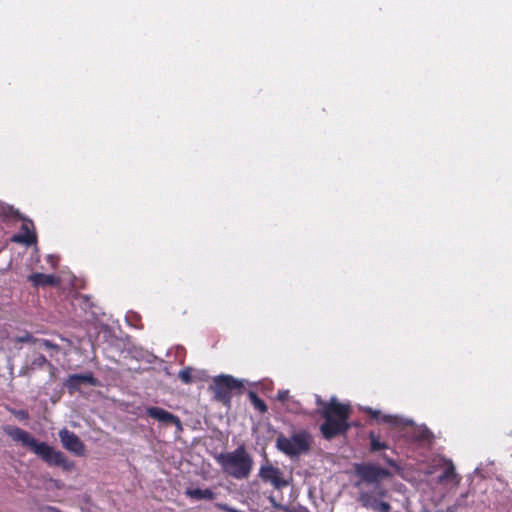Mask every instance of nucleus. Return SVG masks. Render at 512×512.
Instances as JSON below:
<instances>
[{
    "mask_svg": "<svg viewBox=\"0 0 512 512\" xmlns=\"http://www.w3.org/2000/svg\"><path fill=\"white\" fill-rule=\"evenodd\" d=\"M23 224L21 226V233L14 235L11 238L12 242L30 246L36 242V233L32 221L26 220L22 217Z\"/></svg>",
    "mask_w": 512,
    "mask_h": 512,
    "instance_id": "obj_10",
    "label": "nucleus"
},
{
    "mask_svg": "<svg viewBox=\"0 0 512 512\" xmlns=\"http://www.w3.org/2000/svg\"><path fill=\"white\" fill-rule=\"evenodd\" d=\"M299 403L297 401H290L288 404H287V410L290 411V412H294V413H297L299 411Z\"/></svg>",
    "mask_w": 512,
    "mask_h": 512,
    "instance_id": "obj_22",
    "label": "nucleus"
},
{
    "mask_svg": "<svg viewBox=\"0 0 512 512\" xmlns=\"http://www.w3.org/2000/svg\"><path fill=\"white\" fill-rule=\"evenodd\" d=\"M369 440H370V449L373 452L383 450V449H388V445L385 442H381L379 440V437L373 431H371L369 433Z\"/></svg>",
    "mask_w": 512,
    "mask_h": 512,
    "instance_id": "obj_16",
    "label": "nucleus"
},
{
    "mask_svg": "<svg viewBox=\"0 0 512 512\" xmlns=\"http://www.w3.org/2000/svg\"><path fill=\"white\" fill-rule=\"evenodd\" d=\"M364 411L369 413L375 419H378L379 416H380V411L374 410V409L369 408V407L364 408Z\"/></svg>",
    "mask_w": 512,
    "mask_h": 512,
    "instance_id": "obj_25",
    "label": "nucleus"
},
{
    "mask_svg": "<svg viewBox=\"0 0 512 512\" xmlns=\"http://www.w3.org/2000/svg\"><path fill=\"white\" fill-rule=\"evenodd\" d=\"M28 280L34 285V286H55L59 284V279L55 277L54 275H48L43 273H34L31 274L28 277Z\"/></svg>",
    "mask_w": 512,
    "mask_h": 512,
    "instance_id": "obj_13",
    "label": "nucleus"
},
{
    "mask_svg": "<svg viewBox=\"0 0 512 512\" xmlns=\"http://www.w3.org/2000/svg\"><path fill=\"white\" fill-rule=\"evenodd\" d=\"M47 363V359L43 355H38L36 359L33 361V365L42 366Z\"/></svg>",
    "mask_w": 512,
    "mask_h": 512,
    "instance_id": "obj_24",
    "label": "nucleus"
},
{
    "mask_svg": "<svg viewBox=\"0 0 512 512\" xmlns=\"http://www.w3.org/2000/svg\"><path fill=\"white\" fill-rule=\"evenodd\" d=\"M47 260L52 264V266H55V258L53 255H48Z\"/></svg>",
    "mask_w": 512,
    "mask_h": 512,
    "instance_id": "obj_28",
    "label": "nucleus"
},
{
    "mask_svg": "<svg viewBox=\"0 0 512 512\" xmlns=\"http://www.w3.org/2000/svg\"><path fill=\"white\" fill-rule=\"evenodd\" d=\"M212 388L215 393V398L227 404L231 400L232 391L242 390L243 382L231 375H218L213 379Z\"/></svg>",
    "mask_w": 512,
    "mask_h": 512,
    "instance_id": "obj_6",
    "label": "nucleus"
},
{
    "mask_svg": "<svg viewBox=\"0 0 512 512\" xmlns=\"http://www.w3.org/2000/svg\"><path fill=\"white\" fill-rule=\"evenodd\" d=\"M387 463L391 466H395V462L392 459L387 460Z\"/></svg>",
    "mask_w": 512,
    "mask_h": 512,
    "instance_id": "obj_29",
    "label": "nucleus"
},
{
    "mask_svg": "<svg viewBox=\"0 0 512 512\" xmlns=\"http://www.w3.org/2000/svg\"><path fill=\"white\" fill-rule=\"evenodd\" d=\"M194 372L192 367H186L179 371L178 377L184 384H190L196 379V376L193 375Z\"/></svg>",
    "mask_w": 512,
    "mask_h": 512,
    "instance_id": "obj_18",
    "label": "nucleus"
},
{
    "mask_svg": "<svg viewBox=\"0 0 512 512\" xmlns=\"http://www.w3.org/2000/svg\"><path fill=\"white\" fill-rule=\"evenodd\" d=\"M41 343L45 348H48V349H57L58 348V346L56 344H54L51 341L46 340V339L41 340Z\"/></svg>",
    "mask_w": 512,
    "mask_h": 512,
    "instance_id": "obj_26",
    "label": "nucleus"
},
{
    "mask_svg": "<svg viewBox=\"0 0 512 512\" xmlns=\"http://www.w3.org/2000/svg\"><path fill=\"white\" fill-rule=\"evenodd\" d=\"M381 421L390 424L394 428L404 429L406 426H412L414 422L411 419L402 418L397 415H382Z\"/></svg>",
    "mask_w": 512,
    "mask_h": 512,
    "instance_id": "obj_14",
    "label": "nucleus"
},
{
    "mask_svg": "<svg viewBox=\"0 0 512 512\" xmlns=\"http://www.w3.org/2000/svg\"><path fill=\"white\" fill-rule=\"evenodd\" d=\"M96 384L97 380L95 379L92 373L72 374L67 378L65 382V386L71 392L79 390L82 385L95 386Z\"/></svg>",
    "mask_w": 512,
    "mask_h": 512,
    "instance_id": "obj_11",
    "label": "nucleus"
},
{
    "mask_svg": "<svg viewBox=\"0 0 512 512\" xmlns=\"http://www.w3.org/2000/svg\"><path fill=\"white\" fill-rule=\"evenodd\" d=\"M214 459L225 475L236 480L248 479L253 470V457L243 444L233 451L214 455Z\"/></svg>",
    "mask_w": 512,
    "mask_h": 512,
    "instance_id": "obj_4",
    "label": "nucleus"
},
{
    "mask_svg": "<svg viewBox=\"0 0 512 512\" xmlns=\"http://www.w3.org/2000/svg\"><path fill=\"white\" fill-rule=\"evenodd\" d=\"M33 340V337L29 334V333H26L24 336H20V337H17L16 338V341L17 342H29V341H32Z\"/></svg>",
    "mask_w": 512,
    "mask_h": 512,
    "instance_id": "obj_27",
    "label": "nucleus"
},
{
    "mask_svg": "<svg viewBox=\"0 0 512 512\" xmlns=\"http://www.w3.org/2000/svg\"><path fill=\"white\" fill-rule=\"evenodd\" d=\"M185 494L195 500H213L216 494L209 488L206 489H187Z\"/></svg>",
    "mask_w": 512,
    "mask_h": 512,
    "instance_id": "obj_15",
    "label": "nucleus"
},
{
    "mask_svg": "<svg viewBox=\"0 0 512 512\" xmlns=\"http://www.w3.org/2000/svg\"><path fill=\"white\" fill-rule=\"evenodd\" d=\"M0 216L3 217H16L22 219L20 213L15 210L12 206L0 202Z\"/></svg>",
    "mask_w": 512,
    "mask_h": 512,
    "instance_id": "obj_19",
    "label": "nucleus"
},
{
    "mask_svg": "<svg viewBox=\"0 0 512 512\" xmlns=\"http://www.w3.org/2000/svg\"><path fill=\"white\" fill-rule=\"evenodd\" d=\"M248 397L253 405V407L258 410L259 412L261 413H265L267 411V405L265 404V402L260 399L257 394L253 391H250L248 393Z\"/></svg>",
    "mask_w": 512,
    "mask_h": 512,
    "instance_id": "obj_17",
    "label": "nucleus"
},
{
    "mask_svg": "<svg viewBox=\"0 0 512 512\" xmlns=\"http://www.w3.org/2000/svg\"><path fill=\"white\" fill-rule=\"evenodd\" d=\"M258 476L262 481L270 483L276 489L288 486V481L284 479L283 472L269 463L260 467Z\"/></svg>",
    "mask_w": 512,
    "mask_h": 512,
    "instance_id": "obj_7",
    "label": "nucleus"
},
{
    "mask_svg": "<svg viewBox=\"0 0 512 512\" xmlns=\"http://www.w3.org/2000/svg\"><path fill=\"white\" fill-rule=\"evenodd\" d=\"M3 431L15 442H20L23 446L30 448L48 465L61 467L65 471H71L74 468V463L68 460L61 451L55 450L45 442H38L27 431L11 425L4 426Z\"/></svg>",
    "mask_w": 512,
    "mask_h": 512,
    "instance_id": "obj_2",
    "label": "nucleus"
},
{
    "mask_svg": "<svg viewBox=\"0 0 512 512\" xmlns=\"http://www.w3.org/2000/svg\"><path fill=\"white\" fill-rule=\"evenodd\" d=\"M443 464L445 465L444 471L437 478V483L442 484L447 481H454L456 484L460 482V477L455 471V467L451 460H443Z\"/></svg>",
    "mask_w": 512,
    "mask_h": 512,
    "instance_id": "obj_12",
    "label": "nucleus"
},
{
    "mask_svg": "<svg viewBox=\"0 0 512 512\" xmlns=\"http://www.w3.org/2000/svg\"><path fill=\"white\" fill-rule=\"evenodd\" d=\"M430 431L426 427H418L412 436L416 441H426L430 438Z\"/></svg>",
    "mask_w": 512,
    "mask_h": 512,
    "instance_id": "obj_20",
    "label": "nucleus"
},
{
    "mask_svg": "<svg viewBox=\"0 0 512 512\" xmlns=\"http://www.w3.org/2000/svg\"><path fill=\"white\" fill-rule=\"evenodd\" d=\"M315 400L316 404L321 407L319 413L325 419L324 423L320 426L325 439H332L349 429V405L339 403L336 397H331L328 402H325L319 395H315Z\"/></svg>",
    "mask_w": 512,
    "mask_h": 512,
    "instance_id": "obj_3",
    "label": "nucleus"
},
{
    "mask_svg": "<svg viewBox=\"0 0 512 512\" xmlns=\"http://www.w3.org/2000/svg\"><path fill=\"white\" fill-rule=\"evenodd\" d=\"M146 413L148 416L157 420L158 422L165 425L173 424L176 426L177 431H182V424L180 419L165 409L160 407H148L146 409Z\"/></svg>",
    "mask_w": 512,
    "mask_h": 512,
    "instance_id": "obj_9",
    "label": "nucleus"
},
{
    "mask_svg": "<svg viewBox=\"0 0 512 512\" xmlns=\"http://www.w3.org/2000/svg\"><path fill=\"white\" fill-rule=\"evenodd\" d=\"M14 415L20 420H25L29 417L28 412L25 410H17L14 412Z\"/></svg>",
    "mask_w": 512,
    "mask_h": 512,
    "instance_id": "obj_23",
    "label": "nucleus"
},
{
    "mask_svg": "<svg viewBox=\"0 0 512 512\" xmlns=\"http://www.w3.org/2000/svg\"><path fill=\"white\" fill-rule=\"evenodd\" d=\"M276 447L289 457H298L310 449V436L304 431L291 437L280 435L276 439Z\"/></svg>",
    "mask_w": 512,
    "mask_h": 512,
    "instance_id": "obj_5",
    "label": "nucleus"
},
{
    "mask_svg": "<svg viewBox=\"0 0 512 512\" xmlns=\"http://www.w3.org/2000/svg\"><path fill=\"white\" fill-rule=\"evenodd\" d=\"M59 438L62 446L69 452L82 456L85 452V445L80 438L74 433L64 428L59 431Z\"/></svg>",
    "mask_w": 512,
    "mask_h": 512,
    "instance_id": "obj_8",
    "label": "nucleus"
},
{
    "mask_svg": "<svg viewBox=\"0 0 512 512\" xmlns=\"http://www.w3.org/2000/svg\"><path fill=\"white\" fill-rule=\"evenodd\" d=\"M277 399L280 402L289 401V391L288 390H280V391H278Z\"/></svg>",
    "mask_w": 512,
    "mask_h": 512,
    "instance_id": "obj_21",
    "label": "nucleus"
},
{
    "mask_svg": "<svg viewBox=\"0 0 512 512\" xmlns=\"http://www.w3.org/2000/svg\"><path fill=\"white\" fill-rule=\"evenodd\" d=\"M355 473L360 478L356 487L362 483L372 485V490H361L358 495V502L362 507L374 512H390L391 505L382 501L388 495V490L381 484L383 479L391 477V472L372 463H361L355 465Z\"/></svg>",
    "mask_w": 512,
    "mask_h": 512,
    "instance_id": "obj_1",
    "label": "nucleus"
}]
</instances>
